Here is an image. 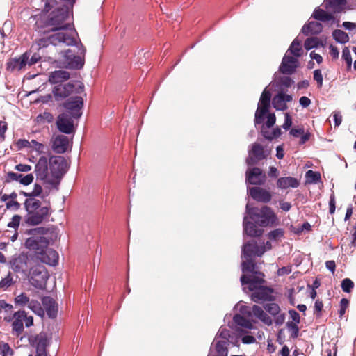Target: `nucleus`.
<instances>
[{"label":"nucleus","instance_id":"obj_1","mask_svg":"<svg viewBox=\"0 0 356 356\" xmlns=\"http://www.w3.org/2000/svg\"><path fill=\"white\" fill-rule=\"evenodd\" d=\"M35 30L40 34L46 35L58 30L67 29L70 26L66 24L68 13L63 9H58L49 16L45 15H35Z\"/></svg>","mask_w":356,"mask_h":356},{"label":"nucleus","instance_id":"obj_2","mask_svg":"<svg viewBox=\"0 0 356 356\" xmlns=\"http://www.w3.org/2000/svg\"><path fill=\"white\" fill-rule=\"evenodd\" d=\"M246 213L251 220L261 227L274 225L277 222L275 213L268 206H263L261 208L250 207L248 204L246 205Z\"/></svg>","mask_w":356,"mask_h":356},{"label":"nucleus","instance_id":"obj_3","mask_svg":"<svg viewBox=\"0 0 356 356\" xmlns=\"http://www.w3.org/2000/svg\"><path fill=\"white\" fill-rule=\"evenodd\" d=\"M3 321L8 323L12 322V332L16 336H19L24 332V323L27 327L33 325V318L28 316L24 310L15 312L13 316H6Z\"/></svg>","mask_w":356,"mask_h":356},{"label":"nucleus","instance_id":"obj_4","mask_svg":"<svg viewBox=\"0 0 356 356\" xmlns=\"http://www.w3.org/2000/svg\"><path fill=\"white\" fill-rule=\"evenodd\" d=\"M35 262L36 259L32 254L22 252L13 258L10 265L15 273L27 276Z\"/></svg>","mask_w":356,"mask_h":356},{"label":"nucleus","instance_id":"obj_5","mask_svg":"<svg viewBox=\"0 0 356 356\" xmlns=\"http://www.w3.org/2000/svg\"><path fill=\"white\" fill-rule=\"evenodd\" d=\"M49 163L51 180L54 182L52 186L58 189L60 179L67 171V161L61 156H54L50 157Z\"/></svg>","mask_w":356,"mask_h":356},{"label":"nucleus","instance_id":"obj_6","mask_svg":"<svg viewBox=\"0 0 356 356\" xmlns=\"http://www.w3.org/2000/svg\"><path fill=\"white\" fill-rule=\"evenodd\" d=\"M61 42L65 43L67 45H74L76 43V40L73 36L64 32H58L35 40V44L38 46V49L47 47L49 44L56 46Z\"/></svg>","mask_w":356,"mask_h":356},{"label":"nucleus","instance_id":"obj_7","mask_svg":"<svg viewBox=\"0 0 356 356\" xmlns=\"http://www.w3.org/2000/svg\"><path fill=\"white\" fill-rule=\"evenodd\" d=\"M84 92V85L79 81H72L65 84H58L53 89L56 100L65 99L71 94H81Z\"/></svg>","mask_w":356,"mask_h":356},{"label":"nucleus","instance_id":"obj_8","mask_svg":"<svg viewBox=\"0 0 356 356\" xmlns=\"http://www.w3.org/2000/svg\"><path fill=\"white\" fill-rule=\"evenodd\" d=\"M28 276H30L29 280L31 284L38 289H43L45 286L47 280L49 277L46 268L44 266L39 264L37 261L26 277Z\"/></svg>","mask_w":356,"mask_h":356},{"label":"nucleus","instance_id":"obj_9","mask_svg":"<svg viewBox=\"0 0 356 356\" xmlns=\"http://www.w3.org/2000/svg\"><path fill=\"white\" fill-rule=\"evenodd\" d=\"M270 154V150L265 149L262 145L254 143L248 152L246 163L248 166L257 165L260 161L266 159Z\"/></svg>","mask_w":356,"mask_h":356},{"label":"nucleus","instance_id":"obj_10","mask_svg":"<svg viewBox=\"0 0 356 356\" xmlns=\"http://www.w3.org/2000/svg\"><path fill=\"white\" fill-rule=\"evenodd\" d=\"M271 93L269 90L264 89L262 92L257 109L255 113V124H261L263 122L264 115L268 112L270 106Z\"/></svg>","mask_w":356,"mask_h":356},{"label":"nucleus","instance_id":"obj_11","mask_svg":"<svg viewBox=\"0 0 356 356\" xmlns=\"http://www.w3.org/2000/svg\"><path fill=\"white\" fill-rule=\"evenodd\" d=\"M49 240L44 236H31L24 242V247L31 251H33L35 259L41 254L43 250L47 248Z\"/></svg>","mask_w":356,"mask_h":356},{"label":"nucleus","instance_id":"obj_12","mask_svg":"<svg viewBox=\"0 0 356 356\" xmlns=\"http://www.w3.org/2000/svg\"><path fill=\"white\" fill-rule=\"evenodd\" d=\"M264 277V273L255 270V272L251 273V275L243 274L240 280L242 285L248 284V289L254 291L257 287L261 286V284L266 282Z\"/></svg>","mask_w":356,"mask_h":356},{"label":"nucleus","instance_id":"obj_13","mask_svg":"<svg viewBox=\"0 0 356 356\" xmlns=\"http://www.w3.org/2000/svg\"><path fill=\"white\" fill-rule=\"evenodd\" d=\"M50 207L45 204L44 206L36 209L33 213H30L26 216V223L29 225H38L42 223L49 215Z\"/></svg>","mask_w":356,"mask_h":356},{"label":"nucleus","instance_id":"obj_14","mask_svg":"<svg viewBox=\"0 0 356 356\" xmlns=\"http://www.w3.org/2000/svg\"><path fill=\"white\" fill-rule=\"evenodd\" d=\"M245 181L252 185L262 186L266 181V175L258 167L249 168L245 172Z\"/></svg>","mask_w":356,"mask_h":356},{"label":"nucleus","instance_id":"obj_15","mask_svg":"<svg viewBox=\"0 0 356 356\" xmlns=\"http://www.w3.org/2000/svg\"><path fill=\"white\" fill-rule=\"evenodd\" d=\"M83 106V99L80 96H75L67 99L64 104L63 107L67 111L68 114L74 119L81 117L82 113L81 110Z\"/></svg>","mask_w":356,"mask_h":356},{"label":"nucleus","instance_id":"obj_16","mask_svg":"<svg viewBox=\"0 0 356 356\" xmlns=\"http://www.w3.org/2000/svg\"><path fill=\"white\" fill-rule=\"evenodd\" d=\"M35 172L37 179L44 181L45 183L52 186L54 182L51 176L49 173L48 159L46 156H41L35 166Z\"/></svg>","mask_w":356,"mask_h":356},{"label":"nucleus","instance_id":"obj_17","mask_svg":"<svg viewBox=\"0 0 356 356\" xmlns=\"http://www.w3.org/2000/svg\"><path fill=\"white\" fill-rule=\"evenodd\" d=\"M252 291L251 300L257 303L266 301H273L275 299L273 296V289L268 286H259Z\"/></svg>","mask_w":356,"mask_h":356},{"label":"nucleus","instance_id":"obj_18","mask_svg":"<svg viewBox=\"0 0 356 356\" xmlns=\"http://www.w3.org/2000/svg\"><path fill=\"white\" fill-rule=\"evenodd\" d=\"M293 97L291 95L286 94L284 88H282L272 99V105L277 111H284L288 109L287 103L292 102Z\"/></svg>","mask_w":356,"mask_h":356},{"label":"nucleus","instance_id":"obj_19","mask_svg":"<svg viewBox=\"0 0 356 356\" xmlns=\"http://www.w3.org/2000/svg\"><path fill=\"white\" fill-rule=\"evenodd\" d=\"M73 117L67 113H63L58 116L56 125L58 130L66 134L74 132Z\"/></svg>","mask_w":356,"mask_h":356},{"label":"nucleus","instance_id":"obj_20","mask_svg":"<svg viewBox=\"0 0 356 356\" xmlns=\"http://www.w3.org/2000/svg\"><path fill=\"white\" fill-rule=\"evenodd\" d=\"M247 307L241 309V312L248 317L253 314L257 318L260 320L266 325L270 326L273 324L272 318L266 314V312L259 305H254L251 311L246 312Z\"/></svg>","mask_w":356,"mask_h":356},{"label":"nucleus","instance_id":"obj_21","mask_svg":"<svg viewBox=\"0 0 356 356\" xmlns=\"http://www.w3.org/2000/svg\"><path fill=\"white\" fill-rule=\"evenodd\" d=\"M298 67V60L293 56L284 55L282 58L279 70L281 73L291 75Z\"/></svg>","mask_w":356,"mask_h":356},{"label":"nucleus","instance_id":"obj_22","mask_svg":"<svg viewBox=\"0 0 356 356\" xmlns=\"http://www.w3.org/2000/svg\"><path fill=\"white\" fill-rule=\"evenodd\" d=\"M35 259L38 263L40 261L50 266H56L58 261V254L56 250L47 247Z\"/></svg>","mask_w":356,"mask_h":356},{"label":"nucleus","instance_id":"obj_23","mask_svg":"<svg viewBox=\"0 0 356 356\" xmlns=\"http://www.w3.org/2000/svg\"><path fill=\"white\" fill-rule=\"evenodd\" d=\"M249 193L252 199L259 202L268 203L272 199V194L270 191L259 186L250 188Z\"/></svg>","mask_w":356,"mask_h":356},{"label":"nucleus","instance_id":"obj_24","mask_svg":"<svg viewBox=\"0 0 356 356\" xmlns=\"http://www.w3.org/2000/svg\"><path fill=\"white\" fill-rule=\"evenodd\" d=\"M265 252V247L259 245L256 242L248 243L243 248V257H252L253 256H262Z\"/></svg>","mask_w":356,"mask_h":356},{"label":"nucleus","instance_id":"obj_25","mask_svg":"<svg viewBox=\"0 0 356 356\" xmlns=\"http://www.w3.org/2000/svg\"><path fill=\"white\" fill-rule=\"evenodd\" d=\"M28 60V53H24L19 57L11 58L7 63V69L10 71H19L27 65Z\"/></svg>","mask_w":356,"mask_h":356},{"label":"nucleus","instance_id":"obj_26","mask_svg":"<svg viewBox=\"0 0 356 356\" xmlns=\"http://www.w3.org/2000/svg\"><path fill=\"white\" fill-rule=\"evenodd\" d=\"M68 145V138L64 135H58L53 141L52 149L56 153L63 154L67 151Z\"/></svg>","mask_w":356,"mask_h":356},{"label":"nucleus","instance_id":"obj_27","mask_svg":"<svg viewBox=\"0 0 356 356\" xmlns=\"http://www.w3.org/2000/svg\"><path fill=\"white\" fill-rule=\"evenodd\" d=\"M42 302L48 316L51 318H55L58 313V305L54 298L49 296L43 297Z\"/></svg>","mask_w":356,"mask_h":356},{"label":"nucleus","instance_id":"obj_28","mask_svg":"<svg viewBox=\"0 0 356 356\" xmlns=\"http://www.w3.org/2000/svg\"><path fill=\"white\" fill-rule=\"evenodd\" d=\"M300 185V181L292 177H280L277 180V186L280 189H287L288 188H297Z\"/></svg>","mask_w":356,"mask_h":356},{"label":"nucleus","instance_id":"obj_29","mask_svg":"<svg viewBox=\"0 0 356 356\" xmlns=\"http://www.w3.org/2000/svg\"><path fill=\"white\" fill-rule=\"evenodd\" d=\"M323 29V26L320 22L312 21L305 24L302 28V33L305 35H318Z\"/></svg>","mask_w":356,"mask_h":356},{"label":"nucleus","instance_id":"obj_30","mask_svg":"<svg viewBox=\"0 0 356 356\" xmlns=\"http://www.w3.org/2000/svg\"><path fill=\"white\" fill-rule=\"evenodd\" d=\"M243 225L244 232L247 235L252 237H257L262 234V230L258 229L254 222L248 220L247 216L244 217Z\"/></svg>","mask_w":356,"mask_h":356},{"label":"nucleus","instance_id":"obj_31","mask_svg":"<svg viewBox=\"0 0 356 356\" xmlns=\"http://www.w3.org/2000/svg\"><path fill=\"white\" fill-rule=\"evenodd\" d=\"M70 76V73L67 71L56 70L50 73L49 81L51 83L56 84L69 79Z\"/></svg>","mask_w":356,"mask_h":356},{"label":"nucleus","instance_id":"obj_32","mask_svg":"<svg viewBox=\"0 0 356 356\" xmlns=\"http://www.w3.org/2000/svg\"><path fill=\"white\" fill-rule=\"evenodd\" d=\"M49 345L48 339L45 334H40L38 337L35 356H47V347Z\"/></svg>","mask_w":356,"mask_h":356},{"label":"nucleus","instance_id":"obj_33","mask_svg":"<svg viewBox=\"0 0 356 356\" xmlns=\"http://www.w3.org/2000/svg\"><path fill=\"white\" fill-rule=\"evenodd\" d=\"M346 3V0H325L324 6L327 10L336 13L342 10Z\"/></svg>","mask_w":356,"mask_h":356},{"label":"nucleus","instance_id":"obj_34","mask_svg":"<svg viewBox=\"0 0 356 356\" xmlns=\"http://www.w3.org/2000/svg\"><path fill=\"white\" fill-rule=\"evenodd\" d=\"M312 17L316 20L323 22L334 20V17L332 13H329L319 8H317L314 10Z\"/></svg>","mask_w":356,"mask_h":356},{"label":"nucleus","instance_id":"obj_35","mask_svg":"<svg viewBox=\"0 0 356 356\" xmlns=\"http://www.w3.org/2000/svg\"><path fill=\"white\" fill-rule=\"evenodd\" d=\"M24 205L27 214L33 213L36 209H40V207L44 206L42 202L35 197L26 198Z\"/></svg>","mask_w":356,"mask_h":356},{"label":"nucleus","instance_id":"obj_36","mask_svg":"<svg viewBox=\"0 0 356 356\" xmlns=\"http://www.w3.org/2000/svg\"><path fill=\"white\" fill-rule=\"evenodd\" d=\"M69 52V50L66 52L65 57L68 60V64L70 67L77 70L82 68L84 65V59L82 58L80 56H73V57L71 58L68 54Z\"/></svg>","mask_w":356,"mask_h":356},{"label":"nucleus","instance_id":"obj_37","mask_svg":"<svg viewBox=\"0 0 356 356\" xmlns=\"http://www.w3.org/2000/svg\"><path fill=\"white\" fill-rule=\"evenodd\" d=\"M233 321L237 326L250 330L253 328L252 323L239 314H236L234 316Z\"/></svg>","mask_w":356,"mask_h":356},{"label":"nucleus","instance_id":"obj_38","mask_svg":"<svg viewBox=\"0 0 356 356\" xmlns=\"http://www.w3.org/2000/svg\"><path fill=\"white\" fill-rule=\"evenodd\" d=\"M245 259L241 264L242 272L243 273L255 272L257 264L252 257H244Z\"/></svg>","mask_w":356,"mask_h":356},{"label":"nucleus","instance_id":"obj_39","mask_svg":"<svg viewBox=\"0 0 356 356\" xmlns=\"http://www.w3.org/2000/svg\"><path fill=\"white\" fill-rule=\"evenodd\" d=\"M332 37L334 39L339 43L346 44L349 41V35L345 31L336 29L332 32Z\"/></svg>","mask_w":356,"mask_h":356},{"label":"nucleus","instance_id":"obj_40","mask_svg":"<svg viewBox=\"0 0 356 356\" xmlns=\"http://www.w3.org/2000/svg\"><path fill=\"white\" fill-rule=\"evenodd\" d=\"M289 51L295 57H300L302 51L301 47V42L297 38L294 39L289 48Z\"/></svg>","mask_w":356,"mask_h":356},{"label":"nucleus","instance_id":"obj_41","mask_svg":"<svg viewBox=\"0 0 356 356\" xmlns=\"http://www.w3.org/2000/svg\"><path fill=\"white\" fill-rule=\"evenodd\" d=\"M264 309L270 315L275 316L280 312V307L278 304L275 302H269L264 305Z\"/></svg>","mask_w":356,"mask_h":356},{"label":"nucleus","instance_id":"obj_42","mask_svg":"<svg viewBox=\"0 0 356 356\" xmlns=\"http://www.w3.org/2000/svg\"><path fill=\"white\" fill-rule=\"evenodd\" d=\"M28 307L38 316H43L44 311L40 303L37 300H31L28 305Z\"/></svg>","mask_w":356,"mask_h":356},{"label":"nucleus","instance_id":"obj_43","mask_svg":"<svg viewBox=\"0 0 356 356\" xmlns=\"http://www.w3.org/2000/svg\"><path fill=\"white\" fill-rule=\"evenodd\" d=\"M31 148L37 152L38 154H46L49 152V147L47 145L38 143L35 140H32V147Z\"/></svg>","mask_w":356,"mask_h":356},{"label":"nucleus","instance_id":"obj_44","mask_svg":"<svg viewBox=\"0 0 356 356\" xmlns=\"http://www.w3.org/2000/svg\"><path fill=\"white\" fill-rule=\"evenodd\" d=\"M319 45L323 46V44L318 38H309L305 41L304 43V47L307 50L318 47Z\"/></svg>","mask_w":356,"mask_h":356},{"label":"nucleus","instance_id":"obj_45","mask_svg":"<svg viewBox=\"0 0 356 356\" xmlns=\"http://www.w3.org/2000/svg\"><path fill=\"white\" fill-rule=\"evenodd\" d=\"M305 176H306V178L307 179V181L309 183H318L321 179L320 172H316V171H313L312 170H309L306 172Z\"/></svg>","mask_w":356,"mask_h":356},{"label":"nucleus","instance_id":"obj_46","mask_svg":"<svg viewBox=\"0 0 356 356\" xmlns=\"http://www.w3.org/2000/svg\"><path fill=\"white\" fill-rule=\"evenodd\" d=\"M284 229L282 228H277L270 231L268 234V237L271 241H278L284 236Z\"/></svg>","mask_w":356,"mask_h":356},{"label":"nucleus","instance_id":"obj_47","mask_svg":"<svg viewBox=\"0 0 356 356\" xmlns=\"http://www.w3.org/2000/svg\"><path fill=\"white\" fill-rule=\"evenodd\" d=\"M286 327L290 332V335L292 339H296L298 337L299 327L298 326V324H296V323L288 321L286 323Z\"/></svg>","mask_w":356,"mask_h":356},{"label":"nucleus","instance_id":"obj_48","mask_svg":"<svg viewBox=\"0 0 356 356\" xmlns=\"http://www.w3.org/2000/svg\"><path fill=\"white\" fill-rule=\"evenodd\" d=\"M215 348L218 355H221L222 356H227L228 350L226 347V342L225 341H217L215 345Z\"/></svg>","mask_w":356,"mask_h":356},{"label":"nucleus","instance_id":"obj_49","mask_svg":"<svg viewBox=\"0 0 356 356\" xmlns=\"http://www.w3.org/2000/svg\"><path fill=\"white\" fill-rule=\"evenodd\" d=\"M341 286L345 293H350L354 288V282L350 278H345L341 281Z\"/></svg>","mask_w":356,"mask_h":356},{"label":"nucleus","instance_id":"obj_50","mask_svg":"<svg viewBox=\"0 0 356 356\" xmlns=\"http://www.w3.org/2000/svg\"><path fill=\"white\" fill-rule=\"evenodd\" d=\"M349 307V300L347 298H342L339 303V317L342 319L346 310Z\"/></svg>","mask_w":356,"mask_h":356},{"label":"nucleus","instance_id":"obj_51","mask_svg":"<svg viewBox=\"0 0 356 356\" xmlns=\"http://www.w3.org/2000/svg\"><path fill=\"white\" fill-rule=\"evenodd\" d=\"M15 303L19 306H24L26 305H29L30 300L29 298L24 293H22L17 296H16L14 299Z\"/></svg>","mask_w":356,"mask_h":356},{"label":"nucleus","instance_id":"obj_52","mask_svg":"<svg viewBox=\"0 0 356 356\" xmlns=\"http://www.w3.org/2000/svg\"><path fill=\"white\" fill-rule=\"evenodd\" d=\"M13 353L14 351L8 343H0V354L1 356H13Z\"/></svg>","mask_w":356,"mask_h":356},{"label":"nucleus","instance_id":"obj_53","mask_svg":"<svg viewBox=\"0 0 356 356\" xmlns=\"http://www.w3.org/2000/svg\"><path fill=\"white\" fill-rule=\"evenodd\" d=\"M294 81L289 76L282 77L280 80V90L282 88H284V92L287 91V88L293 84Z\"/></svg>","mask_w":356,"mask_h":356},{"label":"nucleus","instance_id":"obj_54","mask_svg":"<svg viewBox=\"0 0 356 356\" xmlns=\"http://www.w3.org/2000/svg\"><path fill=\"white\" fill-rule=\"evenodd\" d=\"M47 232L48 229L43 227H36L28 231V234L33 235V236H42V235L47 234Z\"/></svg>","mask_w":356,"mask_h":356},{"label":"nucleus","instance_id":"obj_55","mask_svg":"<svg viewBox=\"0 0 356 356\" xmlns=\"http://www.w3.org/2000/svg\"><path fill=\"white\" fill-rule=\"evenodd\" d=\"M42 187L38 184H35L33 190L31 191V197L38 198L40 197L43 199L44 196L42 195Z\"/></svg>","mask_w":356,"mask_h":356},{"label":"nucleus","instance_id":"obj_56","mask_svg":"<svg viewBox=\"0 0 356 356\" xmlns=\"http://www.w3.org/2000/svg\"><path fill=\"white\" fill-rule=\"evenodd\" d=\"M314 315H315L317 318L321 317L322 310L323 308V302L319 299L316 300L314 303Z\"/></svg>","mask_w":356,"mask_h":356},{"label":"nucleus","instance_id":"obj_57","mask_svg":"<svg viewBox=\"0 0 356 356\" xmlns=\"http://www.w3.org/2000/svg\"><path fill=\"white\" fill-rule=\"evenodd\" d=\"M342 58H343V59L344 60L346 61L347 65H348V68H350L351 67V65H352V57H351L350 52V50H349L348 47H345L343 49V51H342Z\"/></svg>","mask_w":356,"mask_h":356},{"label":"nucleus","instance_id":"obj_58","mask_svg":"<svg viewBox=\"0 0 356 356\" xmlns=\"http://www.w3.org/2000/svg\"><path fill=\"white\" fill-rule=\"evenodd\" d=\"M13 283V278L10 273H9L6 277L3 278L0 281V288L6 289L10 286Z\"/></svg>","mask_w":356,"mask_h":356},{"label":"nucleus","instance_id":"obj_59","mask_svg":"<svg viewBox=\"0 0 356 356\" xmlns=\"http://www.w3.org/2000/svg\"><path fill=\"white\" fill-rule=\"evenodd\" d=\"M22 217L19 215L13 216L11 221L8 223V227L10 228L17 229L19 226Z\"/></svg>","mask_w":356,"mask_h":356},{"label":"nucleus","instance_id":"obj_60","mask_svg":"<svg viewBox=\"0 0 356 356\" xmlns=\"http://www.w3.org/2000/svg\"><path fill=\"white\" fill-rule=\"evenodd\" d=\"M16 145L17 146L19 149H21L24 147H32V140L29 141L26 139H19Z\"/></svg>","mask_w":356,"mask_h":356},{"label":"nucleus","instance_id":"obj_61","mask_svg":"<svg viewBox=\"0 0 356 356\" xmlns=\"http://www.w3.org/2000/svg\"><path fill=\"white\" fill-rule=\"evenodd\" d=\"M14 181H17V173L12 171L7 172L5 176L4 183H10Z\"/></svg>","mask_w":356,"mask_h":356},{"label":"nucleus","instance_id":"obj_62","mask_svg":"<svg viewBox=\"0 0 356 356\" xmlns=\"http://www.w3.org/2000/svg\"><path fill=\"white\" fill-rule=\"evenodd\" d=\"M314 79L317 82L318 87L321 88L323 86V76L321 70L314 71Z\"/></svg>","mask_w":356,"mask_h":356},{"label":"nucleus","instance_id":"obj_63","mask_svg":"<svg viewBox=\"0 0 356 356\" xmlns=\"http://www.w3.org/2000/svg\"><path fill=\"white\" fill-rule=\"evenodd\" d=\"M13 307L11 304L7 303L4 300H0V314L2 311L6 312H11Z\"/></svg>","mask_w":356,"mask_h":356},{"label":"nucleus","instance_id":"obj_64","mask_svg":"<svg viewBox=\"0 0 356 356\" xmlns=\"http://www.w3.org/2000/svg\"><path fill=\"white\" fill-rule=\"evenodd\" d=\"M34 179V176L32 173L24 175L23 179L21 180V184L28 186L31 184Z\"/></svg>","mask_w":356,"mask_h":356}]
</instances>
